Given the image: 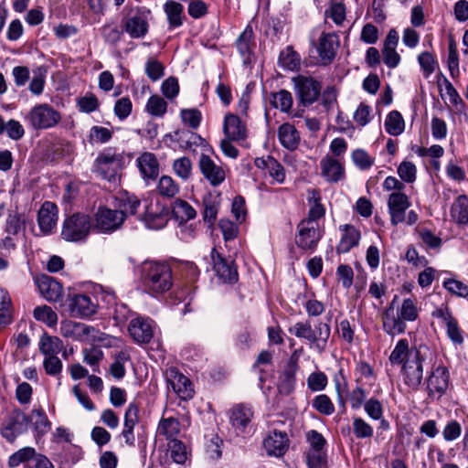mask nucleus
Returning <instances> with one entry per match:
<instances>
[{
	"mask_svg": "<svg viewBox=\"0 0 468 468\" xmlns=\"http://www.w3.org/2000/svg\"><path fill=\"white\" fill-rule=\"evenodd\" d=\"M141 280L151 293H163L173 285L172 270L165 261H144L140 270Z\"/></svg>",
	"mask_w": 468,
	"mask_h": 468,
	"instance_id": "1",
	"label": "nucleus"
},
{
	"mask_svg": "<svg viewBox=\"0 0 468 468\" xmlns=\"http://www.w3.org/2000/svg\"><path fill=\"white\" fill-rule=\"evenodd\" d=\"M289 332L297 338L306 340L318 353L325 351L331 335L328 323L317 322L314 327L309 320L300 321L289 328Z\"/></svg>",
	"mask_w": 468,
	"mask_h": 468,
	"instance_id": "2",
	"label": "nucleus"
},
{
	"mask_svg": "<svg viewBox=\"0 0 468 468\" xmlns=\"http://www.w3.org/2000/svg\"><path fill=\"white\" fill-rule=\"evenodd\" d=\"M126 12L122 22L123 30L132 38H143L149 31L151 11L145 6L124 7Z\"/></svg>",
	"mask_w": 468,
	"mask_h": 468,
	"instance_id": "3",
	"label": "nucleus"
},
{
	"mask_svg": "<svg viewBox=\"0 0 468 468\" xmlns=\"http://www.w3.org/2000/svg\"><path fill=\"white\" fill-rule=\"evenodd\" d=\"M24 121L33 130H48L57 126L61 121V114L48 103L35 105L24 116Z\"/></svg>",
	"mask_w": 468,
	"mask_h": 468,
	"instance_id": "4",
	"label": "nucleus"
},
{
	"mask_svg": "<svg viewBox=\"0 0 468 468\" xmlns=\"http://www.w3.org/2000/svg\"><path fill=\"white\" fill-rule=\"evenodd\" d=\"M91 229L89 215L74 213L66 218L62 224L61 238L69 242L85 241Z\"/></svg>",
	"mask_w": 468,
	"mask_h": 468,
	"instance_id": "5",
	"label": "nucleus"
},
{
	"mask_svg": "<svg viewBox=\"0 0 468 468\" xmlns=\"http://www.w3.org/2000/svg\"><path fill=\"white\" fill-rule=\"evenodd\" d=\"M212 269L218 281L225 284H235L239 281L238 266L231 257H225L216 248L210 251Z\"/></svg>",
	"mask_w": 468,
	"mask_h": 468,
	"instance_id": "6",
	"label": "nucleus"
},
{
	"mask_svg": "<svg viewBox=\"0 0 468 468\" xmlns=\"http://www.w3.org/2000/svg\"><path fill=\"white\" fill-rule=\"evenodd\" d=\"M292 82L299 103L304 107L314 104L321 96L322 84L313 77L298 75Z\"/></svg>",
	"mask_w": 468,
	"mask_h": 468,
	"instance_id": "7",
	"label": "nucleus"
},
{
	"mask_svg": "<svg viewBox=\"0 0 468 468\" xmlns=\"http://www.w3.org/2000/svg\"><path fill=\"white\" fill-rule=\"evenodd\" d=\"M425 356L418 348L413 349V356L401 366L404 384L413 391H417L423 378V362Z\"/></svg>",
	"mask_w": 468,
	"mask_h": 468,
	"instance_id": "8",
	"label": "nucleus"
},
{
	"mask_svg": "<svg viewBox=\"0 0 468 468\" xmlns=\"http://www.w3.org/2000/svg\"><path fill=\"white\" fill-rule=\"evenodd\" d=\"M229 423L238 435L250 433L253 430L254 410L250 405L239 403L229 412Z\"/></svg>",
	"mask_w": 468,
	"mask_h": 468,
	"instance_id": "9",
	"label": "nucleus"
},
{
	"mask_svg": "<svg viewBox=\"0 0 468 468\" xmlns=\"http://www.w3.org/2000/svg\"><path fill=\"white\" fill-rule=\"evenodd\" d=\"M28 423V416L21 410L15 409L3 423L0 429L1 435L13 443L19 435L27 431Z\"/></svg>",
	"mask_w": 468,
	"mask_h": 468,
	"instance_id": "10",
	"label": "nucleus"
},
{
	"mask_svg": "<svg viewBox=\"0 0 468 468\" xmlns=\"http://www.w3.org/2000/svg\"><path fill=\"white\" fill-rule=\"evenodd\" d=\"M165 379L168 388L176 394L181 400H189L194 397L195 390L191 380L176 367L165 370Z\"/></svg>",
	"mask_w": 468,
	"mask_h": 468,
	"instance_id": "11",
	"label": "nucleus"
},
{
	"mask_svg": "<svg viewBox=\"0 0 468 468\" xmlns=\"http://www.w3.org/2000/svg\"><path fill=\"white\" fill-rule=\"evenodd\" d=\"M298 233L295 236V244L298 248L306 251H314L322 238L317 224H310L301 221L297 225Z\"/></svg>",
	"mask_w": 468,
	"mask_h": 468,
	"instance_id": "12",
	"label": "nucleus"
},
{
	"mask_svg": "<svg viewBox=\"0 0 468 468\" xmlns=\"http://www.w3.org/2000/svg\"><path fill=\"white\" fill-rule=\"evenodd\" d=\"M169 208L156 204H149L145 206V210L138 218L143 220L146 227L152 229H160L166 226L169 220Z\"/></svg>",
	"mask_w": 468,
	"mask_h": 468,
	"instance_id": "13",
	"label": "nucleus"
},
{
	"mask_svg": "<svg viewBox=\"0 0 468 468\" xmlns=\"http://www.w3.org/2000/svg\"><path fill=\"white\" fill-rule=\"evenodd\" d=\"M154 324L152 319L137 316L131 320L128 332L137 344H148L154 336Z\"/></svg>",
	"mask_w": 468,
	"mask_h": 468,
	"instance_id": "14",
	"label": "nucleus"
},
{
	"mask_svg": "<svg viewBox=\"0 0 468 468\" xmlns=\"http://www.w3.org/2000/svg\"><path fill=\"white\" fill-rule=\"evenodd\" d=\"M397 298L395 296L390 305L386 307L381 314L383 331L391 337L404 334L407 329L406 322L394 310L393 303Z\"/></svg>",
	"mask_w": 468,
	"mask_h": 468,
	"instance_id": "15",
	"label": "nucleus"
},
{
	"mask_svg": "<svg viewBox=\"0 0 468 468\" xmlns=\"http://www.w3.org/2000/svg\"><path fill=\"white\" fill-rule=\"evenodd\" d=\"M123 221V214L116 209L99 207L95 214V228L102 232L114 231Z\"/></svg>",
	"mask_w": 468,
	"mask_h": 468,
	"instance_id": "16",
	"label": "nucleus"
},
{
	"mask_svg": "<svg viewBox=\"0 0 468 468\" xmlns=\"http://www.w3.org/2000/svg\"><path fill=\"white\" fill-rule=\"evenodd\" d=\"M450 372L444 366L437 367L426 379V390L429 397L438 394L441 398L443 396L449 387Z\"/></svg>",
	"mask_w": 468,
	"mask_h": 468,
	"instance_id": "17",
	"label": "nucleus"
},
{
	"mask_svg": "<svg viewBox=\"0 0 468 468\" xmlns=\"http://www.w3.org/2000/svg\"><path fill=\"white\" fill-rule=\"evenodd\" d=\"M122 160L123 156L121 154H116L114 148L109 147L99 154L95 160V165L101 176L111 181L116 175V171L112 168V165L115 163L119 164Z\"/></svg>",
	"mask_w": 468,
	"mask_h": 468,
	"instance_id": "18",
	"label": "nucleus"
},
{
	"mask_svg": "<svg viewBox=\"0 0 468 468\" xmlns=\"http://www.w3.org/2000/svg\"><path fill=\"white\" fill-rule=\"evenodd\" d=\"M235 46L241 56L245 66L250 65L256 48L255 34L250 25H248L235 41Z\"/></svg>",
	"mask_w": 468,
	"mask_h": 468,
	"instance_id": "19",
	"label": "nucleus"
},
{
	"mask_svg": "<svg viewBox=\"0 0 468 468\" xmlns=\"http://www.w3.org/2000/svg\"><path fill=\"white\" fill-rule=\"evenodd\" d=\"M198 167L203 176L212 186H218L225 181V170L222 166L218 165L210 156L202 154L199 158Z\"/></svg>",
	"mask_w": 468,
	"mask_h": 468,
	"instance_id": "20",
	"label": "nucleus"
},
{
	"mask_svg": "<svg viewBox=\"0 0 468 468\" xmlns=\"http://www.w3.org/2000/svg\"><path fill=\"white\" fill-rule=\"evenodd\" d=\"M410 206V202L406 194L395 192L389 195L388 200L390 221L393 226L405 221L406 210Z\"/></svg>",
	"mask_w": 468,
	"mask_h": 468,
	"instance_id": "21",
	"label": "nucleus"
},
{
	"mask_svg": "<svg viewBox=\"0 0 468 468\" xmlns=\"http://www.w3.org/2000/svg\"><path fill=\"white\" fill-rule=\"evenodd\" d=\"M339 48V38L335 33H323L319 38L317 52L321 59L322 65H330Z\"/></svg>",
	"mask_w": 468,
	"mask_h": 468,
	"instance_id": "22",
	"label": "nucleus"
},
{
	"mask_svg": "<svg viewBox=\"0 0 468 468\" xmlns=\"http://www.w3.org/2000/svg\"><path fill=\"white\" fill-rule=\"evenodd\" d=\"M136 165L146 183L156 180L159 176L160 164L154 153L144 152L141 154L136 159Z\"/></svg>",
	"mask_w": 468,
	"mask_h": 468,
	"instance_id": "23",
	"label": "nucleus"
},
{
	"mask_svg": "<svg viewBox=\"0 0 468 468\" xmlns=\"http://www.w3.org/2000/svg\"><path fill=\"white\" fill-rule=\"evenodd\" d=\"M68 301L72 316L90 317L97 311V303L86 294L69 295Z\"/></svg>",
	"mask_w": 468,
	"mask_h": 468,
	"instance_id": "24",
	"label": "nucleus"
},
{
	"mask_svg": "<svg viewBox=\"0 0 468 468\" xmlns=\"http://www.w3.org/2000/svg\"><path fill=\"white\" fill-rule=\"evenodd\" d=\"M58 206L50 201H45L37 213V223L43 235L52 233L58 220Z\"/></svg>",
	"mask_w": 468,
	"mask_h": 468,
	"instance_id": "25",
	"label": "nucleus"
},
{
	"mask_svg": "<svg viewBox=\"0 0 468 468\" xmlns=\"http://www.w3.org/2000/svg\"><path fill=\"white\" fill-rule=\"evenodd\" d=\"M289 438L285 431L274 430L263 441V447L269 455L281 457L289 448Z\"/></svg>",
	"mask_w": 468,
	"mask_h": 468,
	"instance_id": "26",
	"label": "nucleus"
},
{
	"mask_svg": "<svg viewBox=\"0 0 468 468\" xmlns=\"http://www.w3.org/2000/svg\"><path fill=\"white\" fill-rule=\"evenodd\" d=\"M140 407L136 402L128 405L124 413L123 429L122 436L124 438L125 443L133 447L135 445V436L133 433L135 425L139 422Z\"/></svg>",
	"mask_w": 468,
	"mask_h": 468,
	"instance_id": "27",
	"label": "nucleus"
},
{
	"mask_svg": "<svg viewBox=\"0 0 468 468\" xmlns=\"http://www.w3.org/2000/svg\"><path fill=\"white\" fill-rule=\"evenodd\" d=\"M320 167L322 176L329 183H338L346 177L344 165L328 154L320 161Z\"/></svg>",
	"mask_w": 468,
	"mask_h": 468,
	"instance_id": "28",
	"label": "nucleus"
},
{
	"mask_svg": "<svg viewBox=\"0 0 468 468\" xmlns=\"http://www.w3.org/2000/svg\"><path fill=\"white\" fill-rule=\"evenodd\" d=\"M223 132L227 138L233 141L244 140L247 137L246 124L233 113L225 115Z\"/></svg>",
	"mask_w": 468,
	"mask_h": 468,
	"instance_id": "29",
	"label": "nucleus"
},
{
	"mask_svg": "<svg viewBox=\"0 0 468 468\" xmlns=\"http://www.w3.org/2000/svg\"><path fill=\"white\" fill-rule=\"evenodd\" d=\"M341 229L343 234L335 249L337 254L349 252L353 248L358 246L361 239L360 231L351 224L342 226Z\"/></svg>",
	"mask_w": 468,
	"mask_h": 468,
	"instance_id": "30",
	"label": "nucleus"
},
{
	"mask_svg": "<svg viewBox=\"0 0 468 468\" xmlns=\"http://www.w3.org/2000/svg\"><path fill=\"white\" fill-rule=\"evenodd\" d=\"M42 296L49 302H58L62 298L63 287L57 280L44 275L37 282Z\"/></svg>",
	"mask_w": 468,
	"mask_h": 468,
	"instance_id": "31",
	"label": "nucleus"
},
{
	"mask_svg": "<svg viewBox=\"0 0 468 468\" xmlns=\"http://www.w3.org/2000/svg\"><path fill=\"white\" fill-rule=\"evenodd\" d=\"M164 12L166 16L169 30L180 27L186 19L183 5L173 0H167L165 3Z\"/></svg>",
	"mask_w": 468,
	"mask_h": 468,
	"instance_id": "32",
	"label": "nucleus"
},
{
	"mask_svg": "<svg viewBox=\"0 0 468 468\" xmlns=\"http://www.w3.org/2000/svg\"><path fill=\"white\" fill-rule=\"evenodd\" d=\"M28 419L32 423L37 440L41 439L51 431V421L42 408L33 409Z\"/></svg>",
	"mask_w": 468,
	"mask_h": 468,
	"instance_id": "33",
	"label": "nucleus"
},
{
	"mask_svg": "<svg viewBox=\"0 0 468 468\" xmlns=\"http://www.w3.org/2000/svg\"><path fill=\"white\" fill-rule=\"evenodd\" d=\"M278 138L281 144L290 150L294 151L300 144V133L294 125L285 122L282 123L278 129Z\"/></svg>",
	"mask_w": 468,
	"mask_h": 468,
	"instance_id": "34",
	"label": "nucleus"
},
{
	"mask_svg": "<svg viewBox=\"0 0 468 468\" xmlns=\"http://www.w3.org/2000/svg\"><path fill=\"white\" fill-rule=\"evenodd\" d=\"M170 213L172 218L178 222L179 226H183L197 216L195 208L187 201L180 198L174 201Z\"/></svg>",
	"mask_w": 468,
	"mask_h": 468,
	"instance_id": "35",
	"label": "nucleus"
},
{
	"mask_svg": "<svg viewBox=\"0 0 468 468\" xmlns=\"http://www.w3.org/2000/svg\"><path fill=\"white\" fill-rule=\"evenodd\" d=\"M416 347H414L415 349ZM413 356V348H410L409 341L406 338L399 339L394 349L391 351L388 360L391 365L403 366Z\"/></svg>",
	"mask_w": 468,
	"mask_h": 468,
	"instance_id": "36",
	"label": "nucleus"
},
{
	"mask_svg": "<svg viewBox=\"0 0 468 468\" xmlns=\"http://www.w3.org/2000/svg\"><path fill=\"white\" fill-rule=\"evenodd\" d=\"M115 207L118 212H122L124 216V218L127 215H135L137 213L138 207L141 206L140 199L128 192L121 193L115 198Z\"/></svg>",
	"mask_w": 468,
	"mask_h": 468,
	"instance_id": "37",
	"label": "nucleus"
},
{
	"mask_svg": "<svg viewBox=\"0 0 468 468\" xmlns=\"http://www.w3.org/2000/svg\"><path fill=\"white\" fill-rule=\"evenodd\" d=\"M451 216L458 225L468 224V197L466 195H460L454 199L451 207Z\"/></svg>",
	"mask_w": 468,
	"mask_h": 468,
	"instance_id": "38",
	"label": "nucleus"
},
{
	"mask_svg": "<svg viewBox=\"0 0 468 468\" xmlns=\"http://www.w3.org/2000/svg\"><path fill=\"white\" fill-rule=\"evenodd\" d=\"M39 350L44 356H58L63 351V341L58 336L49 335L44 333L39 340Z\"/></svg>",
	"mask_w": 468,
	"mask_h": 468,
	"instance_id": "39",
	"label": "nucleus"
},
{
	"mask_svg": "<svg viewBox=\"0 0 468 468\" xmlns=\"http://www.w3.org/2000/svg\"><path fill=\"white\" fill-rule=\"evenodd\" d=\"M385 129L388 134L393 136H398L404 132L405 122L399 112L393 110L387 115Z\"/></svg>",
	"mask_w": 468,
	"mask_h": 468,
	"instance_id": "40",
	"label": "nucleus"
},
{
	"mask_svg": "<svg viewBox=\"0 0 468 468\" xmlns=\"http://www.w3.org/2000/svg\"><path fill=\"white\" fill-rule=\"evenodd\" d=\"M447 67L450 72V75L452 79H456L460 75L459 69V54L457 49L456 41L452 37L449 39L448 44V58H447Z\"/></svg>",
	"mask_w": 468,
	"mask_h": 468,
	"instance_id": "41",
	"label": "nucleus"
},
{
	"mask_svg": "<svg viewBox=\"0 0 468 468\" xmlns=\"http://www.w3.org/2000/svg\"><path fill=\"white\" fill-rule=\"evenodd\" d=\"M25 225L26 215L18 211H11L5 219V231L11 235H16L25 228Z\"/></svg>",
	"mask_w": 468,
	"mask_h": 468,
	"instance_id": "42",
	"label": "nucleus"
},
{
	"mask_svg": "<svg viewBox=\"0 0 468 468\" xmlns=\"http://www.w3.org/2000/svg\"><path fill=\"white\" fill-rule=\"evenodd\" d=\"M292 96L290 91L281 90L278 92L271 93V104L283 112H288L292 106Z\"/></svg>",
	"mask_w": 468,
	"mask_h": 468,
	"instance_id": "43",
	"label": "nucleus"
},
{
	"mask_svg": "<svg viewBox=\"0 0 468 468\" xmlns=\"http://www.w3.org/2000/svg\"><path fill=\"white\" fill-rule=\"evenodd\" d=\"M156 189L160 196L173 198L179 192V186L171 176H163L158 181Z\"/></svg>",
	"mask_w": 468,
	"mask_h": 468,
	"instance_id": "44",
	"label": "nucleus"
},
{
	"mask_svg": "<svg viewBox=\"0 0 468 468\" xmlns=\"http://www.w3.org/2000/svg\"><path fill=\"white\" fill-rule=\"evenodd\" d=\"M158 431L169 441L176 439V437L180 432V424L178 420L172 417L166 419L163 418L159 422Z\"/></svg>",
	"mask_w": 468,
	"mask_h": 468,
	"instance_id": "45",
	"label": "nucleus"
},
{
	"mask_svg": "<svg viewBox=\"0 0 468 468\" xmlns=\"http://www.w3.org/2000/svg\"><path fill=\"white\" fill-rule=\"evenodd\" d=\"M279 65L283 69L294 70L300 66V56L292 47H287L279 55Z\"/></svg>",
	"mask_w": 468,
	"mask_h": 468,
	"instance_id": "46",
	"label": "nucleus"
},
{
	"mask_svg": "<svg viewBox=\"0 0 468 468\" xmlns=\"http://www.w3.org/2000/svg\"><path fill=\"white\" fill-rule=\"evenodd\" d=\"M33 316L37 321L42 322L49 327L58 324V314L48 305L37 306L33 311Z\"/></svg>",
	"mask_w": 468,
	"mask_h": 468,
	"instance_id": "47",
	"label": "nucleus"
},
{
	"mask_svg": "<svg viewBox=\"0 0 468 468\" xmlns=\"http://www.w3.org/2000/svg\"><path fill=\"white\" fill-rule=\"evenodd\" d=\"M146 112L155 117H162L167 111V102L161 96L152 95L145 106Z\"/></svg>",
	"mask_w": 468,
	"mask_h": 468,
	"instance_id": "48",
	"label": "nucleus"
},
{
	"mask_svg": "<svg viewBox=\"0 0 468 468\" xmlns=\"http://www.w3.org/2000/svg\"><path fill=\"white\" fill-rule=\"evenodd\" d=\"M168 451L173 461L183 464L187 459V451L185 443L177 439H172L168 442Z\"/></svg>",
	"mask_w": 468,
	"mask_h": 468,
	"instance_id": "49",
	"label": "nucleus"
},
{
	"mask_svg": "<svg viewBox=\"0 0 468 468\" xmlns=\"http://www.w3.org/2000/svg\"><path fill=\"white\" fill-rule=\"evenodd\" d=\"M397 313L405 322H413L419 317L418 307L415 301L410 298L403 300L401 306L398 309Z\"/></svg>",
	"mask_w": 468,
	"mask_h": 468,
	"instance_id": "50",
	"label": "nucleus"
},
{
	"mask_svg": "<svg viewBox=\"0 0 468 468\" xmlns=\"http://www.w3.org/2000/svg\"><path fill=\"white\" fill-rule=\"evenodd\" d=\"M101 36L104 41L110 45L115 46L123 36V27L120 28L115 24H106L101 28Z\"/></svg>",
	"mask_w": 468,
	"mask_h": 468,
	"instance_id": "51",
	"label": "nucleus"
},
{
	"mask_svg": "<svg viewBox=\"0 0 468 468\" xmlns=\"http://www.w3.org/2000/svg\"><path fill=\"white\" fill-rule=\"evenodd\" d=\"M312 407L323 415H332L335 412V406L331 399L325 394L315 396L312 400Z\"/></svg>",
	"mask_w": 468,
	"mask_h": 468,
	"instance_id": "52",
	"label": "nucleus"
},
{
	"mask_svg": "<svg viewBox=\"0 0 468 468\" xmlns=\"http://www.w3.org/2000/svg\"><path fill=\"white\" fill-rule=\"evenodd\" d=\"M419 64L423 71V75L428 78L438 67V60L432 53L423 51L418 56Z\"/></svg>",
	"mask_w": 468,
	"mask_h": 468,
	"instance_id": "53",
	"label": "nucleus"
},
{
	"mask_svg": "<svg viewBox=\"0 0 468 468\" xmlns=\"http://www.w3.org/2000/svg\"><path fill=\"white\" fill-rule=\"evenodd\" d=\"M37 455L36 450L33 447H24L17 452H14L8 459L9 467H17L21 463L28 462Z\"/></svg>",
	"mask_w": 468,
	"mask_h": 468,
	"instance_id": "54",
	"label": "nucleus"
},
{
	"mask_svg": "<svg viewBox=\"0 0 468 468\" xmlns=\"http://www.w3.org/2000/svg\"><path fill=\"white\" fill-rule=\"evenodd\" d=\"M353 432L357 439H369L374 434L372 426L361 417L353 418Z\"/></svg>",
	"mask_w": 468,
	"mask_h": 468,
	"instance_id": "55",
	"label": "nucleus"
},
{
	"mask_svg": "<svg viewBox=\"0 0 468 468\" xmlns=\"http://www.w3.org/2000/svg\"><path fill=\"white\" fill-rule=\"evenodd\" d=\"M398 175L403 183L411 184L417 178V167L410 161H402L397 169Z\"/></svg>",
	"mask_w": 468,
	"mask_h": 468,
	"instance_id": "56",
	"label": "nucleus"
},
{
	"mask_svg": "<svg viewBox=\"0 0 468 468\" xmlns=\"http://www.w3.org/2000/svg\"><path fill=\"white\" fill-rule=\"evenodd\" d=\"M352 161L360 170L369 169L375 163V158L370 156L364 149H356L351 154Z\"/></svg>",
	"mask_w": 468,
	"mask_h": 468,
	"instance_id": "57",
	"label": "nucleus"
},
{
	"mask_svg": "<svg viewBox=\"0 0 468 468\" xmlns=\"http://www.w3.org/2000/svg\"><path fill=\"white\" fill-rule=\"evenodd\" d=\"M324 16L331 18L337 26L343 24L346 19V5L342 2H332L325 10Z\"/></svg>",
	"mask_w": 468,
	"mask_h": 468,
	"instance_id": "58",
	"label": "nucleus"
},
{
	"mask_svg": "<svg viewBox=\"0 0 468 468\" xmlns=\"http://www.w3.org/2000/svg\"><path fill=\"white\" fill-rule=\"evenodd\" d=\"M442 286L450 293L458 297H468V285L455 279H446L442 282Z\"/></svg>",
	"mask_w": 468,
	"mask_h": 468,
	"instance_id": "59",
	"label": "nucleus"
},
{
	"mask_svg": "<svg viewBox=\"0 0 468 468\" xmlns=\"http://www.w3.org/2000/svg\"><path fill=\"white\" fill-rule=\"evenodd\" d=\"M173 170L180 178L187 180L191 176L192 162L186 156L176 159L173 163Z\"/></svg>",
	"mask_w": 468,
	"mask_h": 468,
	"instance_id": "60",
	"label": "nucleus"
},
{
	"mask_svg": "<svg viewBox=\"0 0 468 468\" xmlns=\"http://www.w3.org/2000/svg\"><path fill=\"white\" fill-rule=\"evenodd\" d=\"M103 358V352L96 347L85 348L83 350V360L92 367L94 372H99V363Z\"/></svg>",
	"mask_w": 468,
	"mask_h": 468,
	"instance_id": "61",
	"label": "nucleus"
},
{
	"mask_svg": "<svg viewBox=\"0 0 468 468\" xmlns=\"http://www.w3.org/2000/svg\"><path fill=\"white\" fill-rule=\"evenodd\" d=\"M113 133L108 128L102 126H92L90 131V142L96 144H105L112 138Z\"/></svg>",
	"mask_w": 468,
	"mask_h": 468,
	"instance_id": "62",
	"label": "nucleus"
},
{
	"mask_svg": "<svg viewBox=\"0 0 468 468\" xmlns=\"http://www.w3.org/2000/svg\"><path fill=\"white\" fill-rule=\"evenodd\" d=\"M77 106L80 112L90 113L99 109L100 103L98 98L93 93H89L77 101Z\"/></svg>",
	"mask_w": 468,
	"mask_h": 468,
	"instance_id": "63",
	"label": "nucleus"
},
{
	"mask_svg": "<svg viewBox=\"0 0 468 468\" xmlns=\"http://www.w3.org/2000/svg\"><path fill=\"white\" fill-rule=\"evenodd\" d=\"M308 468H328L326 452H306Z\"/></svg>",
	"mask_w": 468,
	"mask_h": 468,
	"instance_id": "64",
	"label": "nucleus"
}]
</instances>
